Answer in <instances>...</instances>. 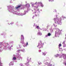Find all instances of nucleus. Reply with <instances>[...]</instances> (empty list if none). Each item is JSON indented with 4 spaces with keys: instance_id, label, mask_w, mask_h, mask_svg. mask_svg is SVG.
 Instances as JSON below:
<instances>
[{
    "instance_id": "6",
    "label": "nucleus",
    "mask_w": 66,
    "mask_h": 66,
    "mask_svg": "<svg viewBox=\"0 0 66 66\" xmlns=\"http://www.w3.org/2000/svg\"><path fill=\"white\" fill-rule=\"evenodd\" d=\"M56 32L57 33V34H60V30H58V31H57Z\"/></svg>"
},
{
    "instance_id": "27",
    "label": "nucleus",
    "mask_w": 66,
    "mask_h": 66,
    "mask_svg": "<svg viewBox=\"0 0 66 66\" xmlns=\"http://www.w3.org/2000/svg\"><path fill=\"white\" fill-rule=\"evenodd\" d=\"M35 13H36V12H35Z\"/></svg>"
},
{
    "instance_id": "31",
    "label": "nucleus",
    "mask_w": 66,
    "mask_h": 66,
    "mask_svg": "<svg viewBox=\"0 0 66 66\" xmlns=\"http://www.w3.org/2000/svg\"><path fill=\"white\" fill-rule=\"evenodd\" d=\"M41 48V47H40V48Z\"/></svg>"
},
{
    "instance_id": "29",
    "label": "nucleus",
    "mask_w": 66,
    "mask_h": 66,
    "mask_svg": "<svg viewBox=\"0 0 66 66\" xmlns=\"http://www.w3.org/2000/svg\"><path fill=\"white\" fill-rule=\"evenodd\" d=\"M65 65H66V63H65Z\"/></svg>"
},
{
    "instance_id": "15",
    "label": "nucleus",
    "mask_w": 66,
    "mask_h": 66,
    "mask_svg": "<svg viewBox=\"0 0 66 66\" xmlns=\"http://www.w3.org/2000/svg\"><path fill=\"white\" fill-rule=\"evenodd\" d=\"M53 25L55 27H57V25H55V24H53Z\"/></svg>"
},
{
    "instance_id": "18",
    "label": "nucleus",
    "mask_w": 66,
    "mask_h": 66,
    "mask_svg": "<svg viewBox=\"0 0 66 66\" xmlns=\"http://www.w3.org/2000/svg\"><path fill=\"white\" fill-rule=\"evenodd\" d=\"M48 36V35H46L45 36L46 37H47Z\"/></svg>"
},
{
    "instance_id": "13",
    "label": "nucleus",
    "mask_w": 66,
    "mask_h": 66,
    "mask_svg": "<svg viewBox=\"0 0 66 66\" xmlns=\"http://www.w3.org/2000/svg\"><path fill=\"white\" fill-rule=\"evenodd\" d=\"M2 63H1V61H0V66H2Z\"/></svg>"
},
{
    "instance_id": "21",
    "label": "nucleus",
    "mask_w": 66,
    "mask_h": 66,
    "mask_svg": "<svg viewBox=\"0 0 66 66\" xmlns=\"http://www.w3.org/2000/svg\"><path fill=\"white\" fill-rule=\"evenodd\" d=\"M51 1V0H49V1Z\"/></svg>"
},
{
    "instance_id": "5",
    "label": "nucleus",
    "mask_w": 66,
    "mask_h": 66,
    "mask_svg": "<svg viewBox=\"0 0 66 66\" xmlns=\"http://www.w3.org/2000/svg\"><path fill=\"white\" fill-rule=\"evenodd\" d=\"M38 3H39V4H40L41 6H42V7H43L44 6V5H43V4H42V3L41 2H40V3L39 2Z\"/></svg>"
},
{
    "instance_id": "14",
    "label": "nucleus",
    "mask_w": 66,
    "mask_h": 66,
    "mask_svg": "<svg viewBox=\"0 0 66 66\" xmlns=\"http://www.w3.org/2000/svg\"><path fill=\"white\" fill-rule=\"evenodd\" d=\"M36 28L38 29H39V26H37Z\"/></svg>"
},
{
    "instance_id": "16",
    "label": "nucleus",
    "mask_w": 66,
    "mask_h": 66,
    "mask_svg": "<svg viewBox=\"0 0 66 66\" xmlns=\"http://www.w3.org/2000/svg\"><path fill=\"white\" fill-rule=\"evenodd\" d=\"M62 44L63 45H64L65 44V41L63 42Z\"/></svg>"
},
{
    "instance_id": "28",
    "label": "nucleus",
    "mask_w": 66,
    "mask_h": 66,
    "mask_svg": "<svg viewBox=\"0 0 66 66\" xmlns=\"http://www.w3.org/2000/svg\"><path fill=\"white\" fill-rule=\"evenodd\" d=\"M32 18H34V16H33V17H32Z\"/></svg>"
},
{
    "instance_id": "3",
    "label": "nucleus",
    "mask_w": 66,
    "mask_h": 66,
    "mask_svg": "<svg viewBox=\"0 0 66 66\" xmlns=\"http://www.w3.org/2000/svg\"><path fill=\"white\" fill-rule=\"evenodd\" d=\"M54 20L55 21V23H56V22H57V21L58 19L56 18H54Z\"/></svg>"
},
{
    "instance_id": "20",
    "label": "nucleus",
    "mask_w": 66,
    "mask_h": 66,
    "mask_svg": "<svg viewBox=\"0 0 66 66\" xmlns=\"http://www.w3.org/2000/svg\"><path fill=\"white\" fill-rule=\"evenodd\" d=\"M37 11H39V9H38V10H37Z\"/></svg>"
},
{
    "instance_id": "9",
    "label": "nucleus",
    "mask_w": 66,
    "mask_h": 66,
    "mask_svg": "<svg viewBox=\"0 0 66 66\" xmlns=\"http://www.w3.org/2000/svg\"><path fill=\"white\" fill-rule=\"evenodd\" d=\"M43 55H46V53L44 52L43 53Z\"/></svg>"
},
{
    "instance_id": "22",
    "label": "nucleus",
    "mask_w": 66,
    "mask_h": 66,
    "mask_svg": "<svg viewBox=\"0 0 66 66\" xmlns=\"http://www.w3.org/2000/svg\"><path fill=\"white\" fill-rule=\"evenodd\" d=\"M27 5H29V6H30V5L29 4H27Z\"/></svg>"
},
{
    "instance_id": "24",
    "label": "nucleus",
    "mask_w": 66,
    "mask_h": 66,
    "mask_svg": "<svg viewBox=\"0 0 66 66\" xmlns=\"http://www.w3.org/2000/svg\"><path fill=\"white\" fill-rule=\"evenodd\" d=\"M36 3H37V2H36V3H35V4H36Z\"/></svg>"
},
{
    "instance_id": "1",
    "label": "nucleus",
    "mask_w": 66,
    "mask_h": 66,
    "mask_svg": "<svg viewBox=\"0 0 66 66\" xmlns=\"http://www.w3.org/2000/svg\"><path fill=\"white\" fill-rule=\"evenodd\" d=\"M62 20V18H60V19H58L56 23L58 24H61V21Z\"/></svg>"
},
{
    "instance_id": "23",
    "label": "nucleus",
    "mask_w": 66,
    "mask_h": 66,
    "mask_svg": "<svg viewBox=\"0 0 66 66\" xmlns=\"http://www.w3.org/2000/svg\"><path fill=\"white\" fill-rule=\"evenodd\" d=\"M64 18L65 19H66V17H64Z\"/></svg>"
},
{
    "instance_id": "30",
    "label": "nucleus",
    "mask_w": 66,
    "mask_h": 66,
    "mask_svg": "<svg viewBox=\"0 0 66 66\" xmlns=\"http://www.w3.org/2000/svg\"><path fill=\"white\" fill-rule=\"evenodd\" d=\"M10 64H11V63H10V64H9V65H10Z\"/></svg>"
},
{
    "instance_id": "25",
    "label": "nucleus",
    "mask_w": 66,
    "mask_h": 66,
    "mask_svg": "<svg viewBox=\"0 0 66 66\" xmlns=\"http://www.w3.org/2000/svg\"><path fill=\"white\" fill-rule=\"evenodd\" d=\"M62 18H64V16H62Z\"/></svg>"
},
{
    "instance_id": "26",
    "label": "nucleus",
    "mask_w": 66,
    "mask_h": 66,
    "mask_svg": "<svg viewBox=\"0 0 66 66\" xmlns=\"http://www.w3.org/2000/svg\"><path fill=\"white\" fill-rule=\"evenodd\" d=\"M35 16H37V15H35Z\"/></svg>"
},
{
    "instance_id": "12",
    "label": "nucleus",
    "mask_w": 66,
    "mask_h": 66,
    "mask_svg": "<svg viewBox=\"0 0 66 66\" xmlns=\"http://www.w3.org/2000/svg\"><path fill=\"white\" fill-rule=\"evenodd\" d=\"M13 59L14 60H16V57H13Z\"/></svg>"
},
{
    "instance_id": "7",
    "label": "nucleus",
    "mask_w": 66,
    "mask_h": 66,
    "mask_svg": "<svg viewBox=\"0 0 66 66\" xmlns=\"http://www.w3.org/2000/svg\"><path fill=\"white\" fill-rule=\"evenodd\" d=\"M47 35L48 36H51V34L48 33Z\"/></svg>"
},
{
    "instance_id": "32",
    "label": "nucleus",
    "mask_w": 66,
    "mask_h": 66,
    "mask_svg": "<svg viewBox=\"0 0 66 66\" xmlns=\"http://www.w3.org/2000/svg\"><path fill=\"white\" fill-rule=\"evenodd\" d=\"M39 64H40L39 63Z\"/></svg>"
},
{
    "instance_id": "19",
    "label": "nucleus",
    "mask_w": 66,
    "mask_h": 66,
    "mask_svg": "<svg viewBox=\"0 0 66 66\" xmlns=\"http://www.w3.org/2000/svg\"><path fill=\"white\" fill-rule=\"evenodd\" d=\"M54 0H52V2H54Z\"/></svg>"
},
{
    "instance_id": "10",
    "label": "nucleus",
    "mask_w": 66,
    "mask_h": 66,
    "mask_svg": "<svg viewBox=\"0 0 66 66\" xmlns=\"http://www.w3.org/2000/svg\"><path fill=\"white\" fill-rule=\"evenodd\" d=\"M42 43V42L41 41H40V42L39 43V45H41Z\"/></svg>"
},
{
    "instance_id": "4",
    "label": "nucleus",
    "mask_w": 66,
    "mask_h": 66,
    "mask_svg": "<svg viewBox=\"0 0 66 66\" xmlns=\"http://www.w3.org/2000/svg\"><path fill=\"white\" fill-rule=\"evenodd\" d=\"M21 6V5H19L17 6V7H16V9H19V8H20Z\"/></svg>"
},
{
    "instance_id": "2",
    "label": "nucleus",
    "mask_w": 66,
    "mask_h": 66,
    "mask_svg": "<svg viewBox=\"0 0 66 66\" xmlns=\"http://www.w3.org/2000/svg\"><path fill=\"white\" fill-rule=\"evenodd\" d=\"M21 40L22 42V43H23L24 42V37L23 35H21Z\"/></svg>"
},
{
    "instance_id": "8",
    "label": "nucleus",
    "mask_w": 66,
    "mask_h": 66,
    "mask_svg": "<svg viewBox=\"0 0 66 66\" xmlns=\"http://www.w3.org/2000/svg\"><path fill=\"white\" fill-rule=\"evenodd\" d=\"M38 34L40 35H42V33L40 32L38 33Z\"/></svg>"
},
{
    "instance_id": "17",
    "label": "nucleus",
    "mask_w": 66,
    "mask_h": 66,
    "mask_svg": "<svg viewBox=\"0 0 66 66\" xmlns=\"http://www.w3.org/2000/svg\"><path fill=\"white\" fill-rule=\"evenodd\" d=\"M28 45V42H27V45Z\"/></svg>"
},
{
    "instance_id": "11",
    "label": "nucleus",
    "mask_w": 66,
    "mask_h": 66,
    "mask_svg": "<svg viewBox=\"0 0 66 66\" xmlns=\"http://www.w3.org/2000/svg\"><path fill=\"white\" fill-rule=\"evenodd\" d=\"M61 46H62V45H61V44H59V47H60Z\"/></svg>"
}]
</instances>
